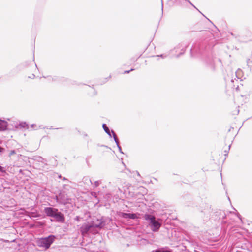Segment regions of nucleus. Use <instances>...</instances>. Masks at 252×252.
Returning <instances> with one entry per match:
<instances>
[{"label":"nucleus","instance_id":"f257e3e1","mask_svg":"<svg viewBox=\"0 0 252 252\" xmlns=\"http://www.w3.org/2000/svg\"><path fill=\"white\" fill-rule=\"evenodd\" d=\"M144 219L147 220H149L151 224V229L154 232L158 231L161 227V224L158 220H156L155 217L151 215L145 214Z\"/></svg>","mask_w":252,"mask_h":252},{"label":"nucleus","instance_id":"f03ea898","mask_svg":"<svg viewBox=\"0 0 252 252\" xmlns=\"http://www.w3.org/2000/svg\"><path fill=\"white\" fill-rule=\"evenodd\" d=\"M54 235H50L47 237L42 238L37 241L38 245L40 247L48 249L55 240Z\"/></svg>","mask_w":252,"mask_h":252},{"label":"nucleus","instance_id":"7ed1b4c3","mask_svg":"<svg viewBox=\"0 0 252 252\" xmlns=\"http://www.w3.org/2000/svg\"><path fill=\"white\" fill-rule=\"evenodd\" d=\"M103 227V224L102 223H100L98 224H89V223H85L82 225L80 227V231L82 233V235H84L86 234L88 231L91 230L92 228L93 227H96V228H101Z\"/></svg>","mask_w":252,"mask_h":252},{"label":"nucleus","instance_id":"20e7f679","mask_svg":"<svg viewBox=\"0 0 252 252\" xmlns=\"http://www.w3.org/2000/svg\"><path fill=\"white\" fill-rule=\"evenodd\" d=\"M58 211L57 209L52 207H46L44 208V212L47 216L52 217H54Z\"/></svg>","mask_w":252,"mask_h":252},{"label":"nucleus","instance_id":"39448f33","mask_svg":"<svg viewBox=\"0 0 252 252\" xmlns=\"http://www.w3.org/2000/svg\"><path fill=\"white\" fill-rule=\"evenodd\" d=\"M54 218H55L56 220L59 222H63L64 221L63 215L58 211L56 213Z\"/></svg>","mask_w":252,"mask_h":252},{"label":"nucleus","instance_id":"423d86ee","mask_svg":"<svg viewBox=\"0 0 252 252\" xmlns=\"http://www.w3.org/2000/svg\"><path fill=\"white\" fill-rule=\"evenodd\" d=\"M7 126V123L6 121L0 120V131L5 130Z\"/></svg>","mask_w":252,"mask_h":252},{"label":"nucleus","instance_id":"0eeeda50","mask_svg":"<svg viewBox=\"0 0 252 252\" xmlns=\"http://www.w3.org/2000/svg\"><path fill=\"white\" fill-rule=\"evenodd\" d=\"M119 215L125 219H129L130 213L121 212Z\"/></svg>","mask_w":252,"mask_h":252},{"label":"nucleus","instance_id":"6e6552de","mask_svg":"<svg viewBox=\"0 0 252 252\" xmlns=\"http://www.w3.org/2000/svg\"><path fill=\"white\" fill-rule=\"evenodd\" d=\"M103 128L104 131L107 133L110 137H111V133L108 127H107L105 124H103Z\"/></svg>","mask_w":252,"mask_h":252},{"label":"nucleus","instance_id":"1a4fd4ad","mask_svg":"<svg viewBox=\"0 0 252 252\" xmlns=\"http://www.w3.org/2000/svg\"><path fill=\"white\" fill-rule=\"evenodd\" d=\"M138 214L134 213H130L129 219H135L139 218Z\"/></svg>","mask_w":252,"mask_h":252},{"label":"nucleus","instance_id":"9d476101","mask_svg":"<svg viewBox=\"0 0 252 252\" xmlns=\"http://www.w3.org/2000/svg\"><path fill=\"white\" fill-rule=\"evenodd\" d=\"M112 133L113 134V138H114V139L117 144V146H118L119 144V141H118V139L117 137V136L116 135V134L114 133V132L113 131H112Z\"/></svg>","mask_w":252,"mask_h":252},{"label":"nucleus","instance_id":"9b49d317","mask_svg":"<svg viewBox=\"0 0 252 252\" xmlns=\"http://www.w3.org/2000/svg\"><path fill=\"white\" fill-rule=\"evenodd\" d=\"M155 252H171L169 250H166L161 249H159V250L155 251Z\"/></svg>","mask_w":252,"mask_h":252},{"label":"nucleus","instance_id":"f8f14e48","mask_svg":"<svg viewBox=\"0 0 252 252\" xmlns=\"http://www.w3.org/2000/svg\"><path fill=\"white\" fill-rule=\"evenodd\" d=\"M101 184V182L100 181H95L94 183V187H98L100 184Z\"/></svg>","mask_w":252,"mask_h":252},{"label":"nucleus","instance_id":"ddd939ff","mask_svg":"<svg viewBox=\"0 0 252 252\" xmlns=\"http://www.w3.org/2000/svg\"><path fill=\"white\" fill-rule=\"evenodd\" d=\"M39 217V215H36L34 213H32L31 215V217Z\"/></svg>","mask_w":252,"mask_h":252},{"label":"nucleus","instance_id":"4468645a","mask_svg":"<svg viewBox=\"0 0 252 252\" xmlns=\"http://www.w3.org/2000/svg\"><path fill=\"white\" fill-rule=\"evenodd\" d=\"M0 171L2 172H4V170H3V168L2 167H1V166H0Z\"/></svg>","mask_w":252,"mask_h":252},{"label":"nucleus","instance_id":"2eb2a0df","mask_svg":"<svg viewBox=\"0 0 252 252\" xmlns=\"http://www.w3.org/2000/svg\"><path fill=\"white\" fill-rule=\"evenodd\" d=\"M118 148H119V150L120 152L122 153V149H121V147L120 146V145H119L118 146H117Z\"/></svg>","mask_w":252,"mask_h":252},{"label":"nucleus","instance_id":"dca6fc26","mask_svg":"<svg viewBox=\"0 0 252 252\" xmlns=\"http://www.w3.org/2000/svg\"><path fill=\"white\" fill-rule=\"evenodd\" d=\"M15 153V152L14 150L11 151L10 152V155L14 154Z\"/></svg>","mask_w":252,"mask_h":252},{"label":"nucleus","instance_id":"f3484780","mask_svg":"<svg viewBox=\"0 0 252 252\" xmlns=\"http://www.w3.org/2000/svg\"><path fill=\"white\" fill-rule=\"evenodd\" d=\"M75 220H77V221H79V217L77 216L76 218H75Z\"/></svg>","mask_w":252,"mask_h":252},{"label":"nucleus","instance_id":"a211bd4d","mask_svg":"<svg viewBox=\"0 0 252 252\" xmlns=\"http://www.w3.org/2000/svg\"><path fill=\"white\" fill-rule=\"evenodd\" d=\"M129 71H125L124 73H129Z\"/></svg>","mask_w":252,"mask_h":252},{"label":"nucleus","instance_id":"6ab92c4d","mask_svg":"<svg viewBox=\"0 0 252 252\" xmlns=\"http://www.w3.org/2000/svg\"><path fill=\"white\" fill-rule=\"evenodd\" d=\"M2 148H1L0 147V152H1V151H2Z\"/></svg>","mask_w":252,"mask_h":252},{"label":"nucleus","instance_id":"aec40b11","mask_svg":"<svg viewBox=\"0 0 252 252\" xmlns=\"http://www.w3.org/2000/svg\"><path fill=\"white\" fill-rule=\"evenodd\" d=\"M89 181L92 183L91 180L90 179L89 180Z\"/></svg>","mask_w":252,"mask_h":252}]
</instances>
